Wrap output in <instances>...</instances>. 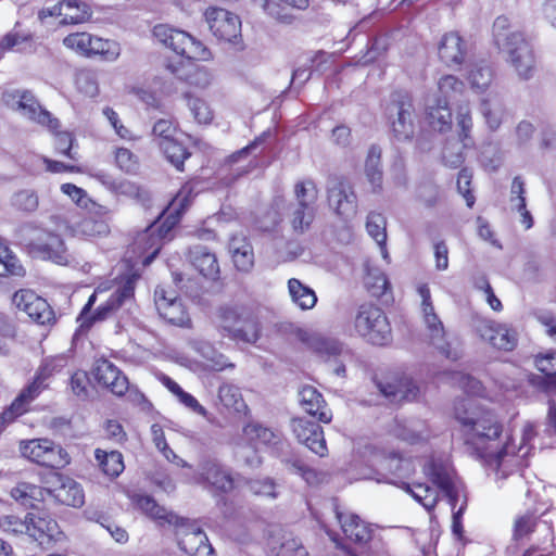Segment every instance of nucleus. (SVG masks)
Returning <instances> with one entry per match:
<instances>
[{
  "instance_id": "f257e3e1",
  "label": "nucleus",
  "mask_w": 556,
  "mask_h": 556,
  "mask_svg": "<svg viewBox=\"0 0 556 556\" xmlns=\"http://www.w3.org/2000/svg\"><path fill=\"white\" fill-rule=\"evenodd\" d=\"M455 419L460 426L468 451L485 462L496 478H506L514 472L530 454L528 442L535 431L532 424L523 427L520 443L509 441L498 451H493L502 433V425L496 415L481 406L471 397L462 399L454 407Z\"/></svg>"
},
{
  "instance_id": "f03ea898",
  "label": "nucleus",
  "mask_w": 556,
  "mask_h": 556,
  "mask_svg": "<svg viewBox=\"0 0 556 556\" xmlns=\"http://www.w3.org/2000/svg\"><path fill=\"white\" fill-rule=\"evenodd\" d=\"M493 39L497 48L507 53L518 76L522 79L530 78L535 63L532 48L521 33L510 30L508 17L498 16L494 21Z\"/></svg>"
},
{
  "instance_id": "7ed1b4c3",
  "label": "nucleus",
  "mask_w": 556,
  "mask_h": 556,
  "mask_svg": "<svg viewBox=\"0 0 556 556\" xmlns=\"http://www.w3.org/2000/svg\"><path fill=\"white\" fill-rule=\"evenodd\" d=\"M136 277H128L123 286L113 291L108 299L102 301L97 308L92 309L99 296L103 295L105 289L99 286L89 296L77 317L79 331H88L94 324L111 317L118 308L132 301Z\"/></svg>"
},
{
  "instance_id": "20e7f679",
  "label": "nucleus",
  "mask_w": 556,
  "mask_h": 556,
  "mask_svg": "<svg viewBox=\"0 0 556 556\" xmlns=\"http://www.w3.org/2000/svg\"><path fill=\"white\" fill-rule=\"evenodd\" d=\"M192 199V189L189 186H184L173 201L169 203L167 208L163 211L166 214L164 224L155 228V225H150L143 232H141L135 240V248L142 252L151 253L146 256L143 264L148 265L157 255L160 251V241L165 238L170 229L178 223L181 214L190 205Z\"/></svg>"
},
{
  "instance_id": "39448f33",
  "label": "nucleus",
  "mask_w": 556,
  "mask_h": 556,
  "mask_svg": "<svg viewBox=\"0 0 556 556\" xmlns=\"http://www.w3.org/2000/svg\"><path fill=\"white\" fill-rule=\"evenodd\" d=\"M513 540L515 542L530 541L531 546L522 556H553V528L546 520L538 519L532 514L519 515L513 523Z\"/></svg>"
},
{
  "instance_id": "423d86ee",
  "label": "nucleus",
  "mask_w": 556,
  "mask_h": 556,
  "mask_svg": "<svg viewBox=\"0 0 556 556\" xmlns=\"http://www.w3.org/2000/svg\"><path fill=\"white\" fill-rule=\"evenodd\" d=\"M425 473L447 497L453 510L452 529L459 536L463 532L460 517L467 505L464 485L454 479L448 465L442 462L430 460L425 465Z\"/></svg>"
},
{
  "instance_id": "0eeeda50",
  "label": "nucleus",
  "mask_w": 556,
  "mask_h": 556,
  "mask_svg": "<svg viewBox=\"0 0 556 556\" xmlns=\"http://www.w3.org/2000/svg\"><path fill=\"white\" fill-rule=\"evenodd\" d=\"M153 35L159 42L188 60L206 61L211 58L208 49L185 30L159 24L154 26Z\"/></svg>"
},
{
  "instance_id": "6e6552de",
  "label": "nucleus",
  "mask_w": 556,
  "mask_h": 556,
  "mask_svg": "<svg viewBox=\"0 0 556 556\" xmlns=\"http://www.w3.org/2000/svg\"><path fill=\"white\" fill-rule=\"evenodd\" d=\"M354 329L358 336L375 345H384L391 340V327L386 314L372 304L358 307Z\"/></svg>"
},
{
  "instance_id": "1a4fd4ad",
  "label": "nucleus",
  "mask_w": 556,
  "mask_h": 556,
  "mask_svg": "<svg viewBox=\"0 0 556 556\" xmlns=\"http://www.w3.org/2000/svg\"><path fill=\"white\" fill-rule=\"evenodd\" d=\"M3 101L10 109L17 111L29 121L47 127L49 130L59 128V121L40 105L30 91H7L3 93Z\"/></svg>"
},
{
  "instance_id": "9d476101",
  "label": "nucleus",
  "mask_w": 556,
  "mask_h": 556,
  "mask_svg": "<svg viewBox=\"0 0 556 556\" xmlns=\"http://www.w3.org/2000/svg\"><path fill=\"white\" fill-rule=\"evenodd\" d=\"M20 452L30 462L46 467L63 468L70 463L66 451L49 439L22 441Z\"/></svg>"
},
{
  "instance_id": "9b49d317",
  "label": "nucleus",
  "mask_w": 556,
  "mask_h": 556,
  "mask_svg": "<svg viewBox=\"0 0 556 556\" xmlns=\"http://www.w3.org/2000/svg\"><path fill=\"white\" fill-rule=\"evenodd\" d=\"M179 547L190 556H215L206 534L194 522L177 516V521L170 525Z\"/></svg>"
},
{
  "instance_id": "f8f14e48",
  "label": "nucleus",
  "mask_w": 556,
  "mask_h": 556,
  "mask_svg": "<svg viewBox=\"0 0 556 556\" xmlns=\"http://www.w3.org/2000/svg\"><path fill=\"white\" fill-rule=\"evenodd\" d=\"M327 199L330 208L341 218L349 220L356 215L357 197L348 179L331 177L327 184Z\"/></svg>"
},
{
  "instance_id": "ddd939ff",
  "label": "nucleus",
  "mask_w": 556,
  "mask_h": 556,
  "mask_svg": "<svg viewBox=\"0 0 556 556\" xmlns=\"http://www.w3.org/2000/svg\"><path fill=\"white\" fill-rule=\"evenodd\" d=\"M473 329L481 340L497 350L511 351L517 345L518 333L508 324L477 318L473 321Z\"/></svg>"
},
{
  "instance_id": "4468645a",
  "label": "nucleus",
  "mask_w": 556,
  "mask_h": 556,
  "mask_svg": "<svg viewBox=\"0 0 556 556\" xmlns=\"http://www.w3.org/2000/svg\"><path fill=\"white\" fill-rule=\"evenodd\" d=\"M46 484L45 490L60 504L80 507L85 503L81 485L70 477L53 472L46 480Z\"/></svg>"
},
{
  "instance_id": "2eb2a0df",
  "label": "nucleus",
  "mask_w": 556,
  "mask_h": 556,
  "mask_svg": "<svg viewBox=\"0 0 556 556\" xmlns=\"http://www.w3.org/2000/svg\"><path fill=\"white\" fill-rule=\"evenodd\" d=\"M330 508L340 523L346 540L361 546L366 545L371 540L372 529L370 525L364 521L358 515L341 511L337 500L331 501Z\"/></svg>"
},
{
  "instance_id": "dca6fc26",
  "label": "nucleus",
  "mask_w": 556,
  "mask_h": 556,
  "mask_svg": "<svg viewBox=\"0 0 556 556\" xmlns=\"http://www.w3.org/2000/svg\"><path fill=\"white\" fill-rule=\"evenodd\" d=\"M12 302L17 309L24 312L30 319L39 325L53 320V312L48 302L30 290L16 291Z\"/></svg>"
},
{
  "instance_id": "f3484780",
  "label": "nucleus",
  "mask_w": 556,
  "mask_h": 556,
  "mask_svg": "<svg viewBox=\"0 0 556 556\" xmlns=\"http://www.w3.org/2000/svg\"><path fill=\"white\" fill-rule=\"evenodd\" d=\"M154 301L160 316L169 324L179 327L190 325L189 315L174 291L157 287L154 292Z\"/></svg>"
},
{
  "instance_id": "a211bd4d",
  "label": "nucleus",
  "mask_w": 556,
  "mask_h": 556,
  "mask_svg": "<svg viewBox=\"0 0 556 556\" xmlns=\"http://www.w3.org/2000/svg\"><path fill=\"white\" fill-rule=\"evenodd\" d=\"M205 17L213 35L222 40L232 41L241 33L240 18L225 9L210 8Z\"/></svg>"
},
{
  "instance_id": "6ab92c4d",
  "label": "nucleus",
  "mask_w": 556,
  "mask_h": 556,
  "mask_svg": "<svg viewBox=\"0 0 556 556\" xmlns=\"http://www.w3.org/2000/svg\"><path fill=\"white\" fill-rule=\"evenodd\" d=\"M92 374L98 383L117 396L124 395L129 389L127 377L105 358H99L94 362Z\"/></svg>"
},
{
  "instance_id": "aec40b11",
  "label": "nucleus",
  "mask_w": 556,
  "mask_h": 556,
  "mask_svg": "<svg viewBox=\"0 0 556 556\" xmlns=\"http://www.w3.org/2000/svg\"><path fill=\"white\" fill-rule=\"evenodd\" d=\"M291 427L300 443L306 445L312 452L321 457L327 454L324 431L319 425L304 418H294L292 419Z\"/></svg>"
},
{
  "instance_id": "412c9836",
  "label": "nucleus",
  "mask_w": 556,
  "mask_h": 556,
  "mask_svg": "<svg viewBox=\"0 0 556 556\" xmlns=\"http://www.w3.org/2000/svg\"><path fill=\"white\" fill-rule=\"evenodd\" d=\"M390 113L396 117L392 121V131L394 137L400 141L409 140L415 132V110L412 100L408 97L393 103Z\"/></svg>"
},
{
  "instance_id": "4be33fe9",
  "label": "nucleus",
  "mask_w": 556,
  "mask_h": 556,
  "mask_svg": "<svg viewBox=\"0 0 556 556\" xmlns=\"http://www.w3.org/2000/svg\"><path fill=\"white\" fill-rule=\"evenodd\" d=\"M29 247L31 252L41 258L50 260L60 265L66 264L68 261L64 242L56 233L43 232Z\"/></svg>"
},
{
  "instance_id": "5701e85b",
  "label": "nucleus",
  "mask_w": 556,
  "mask_h": 556,
  "mask_svg": "<svg viewBox=\"0 0 556 556\" xmlns=\"http://www.w3.org/2000/svg\"><path fill=\"white\" fill-rule=\"evenodd\" d=\"M380 392L392 403L413 401L418 395L416 384L405 376H391L377 383Z\"/></svg>"
},
{
  "instance_id": "b1692460",
  "label": "nucleus",
  "mask_w": 556,
  "mask_h": 556,
  "mask_svg": "<svg viewBox=\"0 0 556 556\" xmlns=\"http://www.w3.org/2000/svg\"><path fill=\"white\" fill-rule=\"evenodd\" d=\"M467 52V42L457 31L445 33L438 43L439 58L447 66L463 64Z\"/></svg>"
},
{
  "instance_id": "393cba45",
  "label": "nucleus",
  "mask_w": 556,
  "mask_h": 556,
  "mask_svg": "<svg viewBox=\"0 0 556 556\" xmlns=\"http://www.w3.org/2000/svg\"><path fill=\"white\" fill-rule=\"evenodd\" d=\"M299 401L302 408L319 421L328 424L332 419V413L327 407L323 395L311 386L303 387L299 392Z\"/></svg>"
},
{
  "instance_id": "a878e982",
  "label": "nucleus",
  "mask_w": 556,
  "mask_h": 556,
  "mask_svg": "<svg viewBox=\"0 0 556 556\" xmlns=\"http://www.w3.org/2000/svg\"><path fill=\"white\" fill-rule=\"evenodd\" d=\"M189 261L203 277L212 280H216L219 277L220 270L217 256L206 247L198 244L190 248Z\"/></svg>"
},
{
  "instance_id": "bb28decb",
  "label": "nucleus",
  "mask_w": 556,
  "mask_h": 556,
  "mask_svg": "<svg viewBox=\"0 0 556 556\" xmlns=\"http://www.w3.org/2000/svg\"><path fill=\"white\" fill-rule=\"evenodd\" d=\"M29 531L27 535L41 544L45 539L49 541H60L62 539V531L58 522L48 515H35L30 513L29 516Z\"/></svg>"
},
{
  "instance_id": "cd10ccee",
  "label": "nucleus",
  "mask_w": 556,
  "mask_h": 556,
  "mask_svg": "<svg viewBox=\"0 0 556 556\" xmlns=\"http://www.w3.org/2000/svg\"><path fill=\"white\" fill-rule=\"evenodd\" d=\"M39 395V384L30 383L25 388L13 403L0 414V433L4 428L13 422L18 416L27 412V407L31 401Z\"/></svg>"
},
{
  "instance_id": "c85d7f7f",
  "label": "nucleus",
  "mask_w": 556,
  "mask_h": 556,
  "mask_svg": "<svg viewBox=\"0 0 556 556\" xmlns=\"http://www.w3.org/2000/svg\"><path fill=\"white\" fill-rule=\"evenodd\" d=\"M131 500L137 509L159 526H170L173 522L177 521V515L159 505L155 500L149 495L136 494Z\"/></svg>"
},
{
  "instance_id": "c756f323",
  "label": "nucleus",
  "mask_w": 556,
  "mask_h": 556,
  "mask_svg": "<svg viewBox=\"0 0 556 556\" xmlns=\"http://www.w3.org/2000/svg\"><path fill=\"white\" fill-rule=\"evenodd\" d=\"M201 476L215 491L226 493L233 489L230 472L215 460H206L202 464Z\"/></svg>"
},
{
  "instance_id": "7c9ffc66",
  "label": "nucleus",
  "mask_w": 556,
  "mask_h": 556,
  "mask_svg": "<svg viewBox=\"0 0 556 556\" xmlns=\"http://www.w3.org/2000/svg\"><path fill=\"white\" fill-rule=\"evenodd\" d=\"M426 113L433 129L441 132L451 130L452 112L446 100L427 98Z\"/></svg>"
},
{
  "instance_id": "2f4dec72",
  "label": "nucleus",
  "mask_w": 556,
  "mask_h": 556,
  "mask_svg": "<svg viewBox=\"0 0 556 556\" xmlns=\"http://www.w3.org/2000/svg\"><path fill=\"white\" fill-rule=\"evenodd\" d=\"M382 150L379 146L372 144L368 149L365 160V176L374 193H380L383 189V172L381 165Z\"/></svg>"
},
{
  "instance_id": "473e14b6",
  "label": "nucleus",
  "mask_w": 556,
  "mask_h": 556,
  "mask_svg": "<svg viewBox=\"0 0 556 556\" xmlns=\"http://www.w3.org/2000/svg\"><path fill=\"white\" fill-rule=\"evenodd\" d=\"M242 439L256 447L276 446L281 442V433L258 424H249L243 428Z\"/></svg>"
},
{
  "instance_id": "72a5a7b5",
  "label": "nucleus",
  "mask_w": 556,
  "mask_h": 556,
  "mask_svg": "<svg viewBox=\"0 0 556 556\" xmlns=\"http://www.w3.org/2000/svg\"><path fill=\"white\" fill-rule=\"evenodd\" d=\"M480 112L491 130H496L503 121L504 108L497 92L490 90L481 99Z\"/></svg>"
},
{
  "instance_id": "f704fd0d",
  "label": "nucleus",
  "mask_w": 556,
  "mask_h": 556,
  "mask_svg": "<svg viewBox=\"0 0 556 556\" xmlns=\"http://www.w3.org/2000/svg\"><path fill=\"white\" fill-rule=\"evenodd\" d=\"M308 0H265L264 11L271 17L283 23H290L293 18L291 10H305Z\"/></svg>"
},
{
  "instance_id": "c9c22d12",
  "label": "nucleus",
  "mask_w": 556,
  "mask_h": 556,
  "mask_svg": "<svg viewBox=\"0 0 556 556\" xmlns=\"http://www.w3.org/2000/svg\"><path fill=\"white\" fill-rule=\"evenodd\" d=\"M229 252L235 266L242 271H248L254 264V254L251 244L243 236H233L229 241Z\"/></svg>"
},
{
  "instance_id": "e433bc0d",
  "label": "nucleus",
  "mask_w": 556,
  "mask_h": 556,
  "mask_svg": "<svg viewBox=\"0 0 556 556\" xmlns=\"http://www.w3.org/2000/svg\"><path fill=\"white\" fill-rule=\"evenodd\" d=\"M58 15L62 17L61 24H79L87 21L91 12L89 7L78 0H65L55 5Z\"/></svg>"
},
{
  "instance_id": "4c0bfd02",
  "label": "nucleus",
  "mask_w": 556,
  "mask_h": 556,
  "mask_svg": "<svg viewBox=\"0 0 556 556\" xmlns=\"http://www.w3.org/2000/svg\"><path fill=\"white\" fill-rule=\"evenodd\" d=\"M421 312L426 331L431 344L445 353V330L441 319L434 312V307L427 305L426 308H421Z\"/></svg>"
},
{
  "instance_id": "58836bf2",
  "label": "nucleus",
  "mask_w": 556,
  "mask_h": 556,
  "mask_svg": "<svg viewBox=\"0 0 556 556\" xmlns=\"http://www.w3.org/2000/svg\"><path fill=\"white\" fill-rule=\"evenodd\" d=\"M289 295L299 308L306 311L312 309L317 302L315 291L302 283L299 279L291 278L288 280Z\"/></svg>"
},
{
  "instance_id": "ea45409f",
  "label": "nucleus",
  "mask_w": 556,
  "mask_h": 556,
  "mask_svg": "<svg viewBox=\"0 0 556 556\" xmlns=\"http://www.w3.org/2000/svg\"><path fill=\"white\" fill-rule=\"evenodd\" d=\"M94 457L99 468L110 478L118 477L125 468L123 455L117 451L105 452L97 448Z\"/></svg>"
},
{
  "instance_id": "a19ab883",
  "label": "nucleus",
  "mask_w": 556,
  "mask_h": 556,
  "mask_svg": "<svg viewBox=\"0 0 556 556\" xmlns=\"http://www.w3.org/2000/svg\"><path fill=\"white\" fill-rule=\"evenodd\" d=\"M193 349L207 362L206 366L212 370L220 371L226 368H233V364L228 362L208 342L195 341L193 342Z\"/></svg>"
},
{
  "instance_id": "79ce46f5",
  "label": "nucleus",
  "mask_w": 556,
  "mask_h": 556,
  "mask_svg": "<svg viewBox=\"0 0 556 556\" xmlns=\"http://www.w3.org/2000/svg\"><path fill=\"white\" fill-rule=\"evenodd\" d=\"M218 399L228 410L244 413L248 408L240 389L232 383H223L218 388Z\"/></svg>"
},
{
  "instance_id": "37998d69",
  "label": "nucleus",
  "mask_w": 556,
  "mask_h": 556,
  "mask_svg": "<svg viewBox=\"0 0 556 556\" xmlns=\"http://www.w3.org/2000/svg\"><path fill=\"white\" fill-rule=\"evenodd\" d=\"M68 364V357L65 354H60L51 357H47L41 364L39 371L31 383L39 384V393L46 388L45 381L60 372Z\"/></svg>"
},
{
  "instance_id": "c03bdc74",
  "label": "nucleus",
  "mask_w": 556,
  "mask_h": 556,
  "mask_svg": "<svg viewBox=\"0 0 556 556\" xmlns=\"http://www.w3.org/2000/svg\"><path fill=\"white\" fill-rule=\"evenodd\" d=\"M471 146L468 141L455 138L448 139L442 151L444 164L453 168L459 167L465 160L464 150Z\"/></svg>"
},
{
  "instance_id": "a18cd8bd",
  "label": "nucleus",
  "mask_w": 556,
  "mask_h": 556,
  "mask_svg": "<svg viewBox=\"0 0 556 556\" xmlns=\"http://www.w3.org/2000/svg\"><path fill=\"white\" fill-rule=\"evenodd\" d=\"M11 496L21 505L34 507L43 496V489L38 485L20 482L10 492Z\"/></svg>"
},
{
  "instance_id": "49530a36",
  "label": "nucleus",
  "mask_w": 556,
  "mask_h": 556,
  "mask_svg": "<svg viewBox=\"0 0 556 556\" xmlns=\"http://www.w3.org/2000/svg\"><path fill=\"white\" fill-rule=\"evenodd\" d=\"M437 87L438 96H430L429 98L446 100L448 102L451 99L463 93L465 84L454 75H444L438 80Z\"/></svg>"
},
{
  "instance_id": "de8ad7c7",
  "label": "nucleus",
  "mask_w": 556,
  "mask_h": 556,
  "mask_svg": "<svg viewBox=\"0 0 556 556\" xmlns=\"http://www.w3.org/2000/svg\"><path fill=\"white\" fill-rule=\"evenodd\" d=\"M406 490L428 511L432 510L435 507L439 498V493L437 489L425 483H414L413 485H407Z\"/></svg>"
},
{
  "instance_id": "09e8293b",
  "label": "nucleus",
  "mask_w": 556,
  "mask_h": 556,
  "mask_svg": "<svg viewBox=\"0 0 556 556\" xmlns=\"http://www.w3.org/2000/svg\"><path fill=\"white\" fill-rule=\"evenodd\" d=\"M316 207L294 204L291 208L289 220L294 231L304 232L315 219Z\"/></svg>"
},
{
  "instance_id": "8fccbe9b",
  "label": "nucleus",
  "mask_w": 556,
  "mask_h": 556,
  "mask_svg": "<svg viewBox=\"0 0 556 556\" xmlns=\"http://www.w3.org/2000/svg\"><path fill=\"white\" fill-rule=\"evenodd\" d=\"M244 314L238 312L237 308L223 307L219 309V328L223 334L235 340L237 330L242 321Z\"/></svg>"
},
{
  "instance_id": "3c124183",
  "label": "nucleus",
  "mask_w": 556,
  "mask_h": 556,
  "mask_svg": "<svg viewBox=\"0 0 556 556\" xmlns=\"http://www.w3.org/2000/svg\"><path fill=\"white\" fill-rule=\"evenodd\" d=\"M294 197L296 205L316 207L318 189L313 180H301L294 185Z\"/></svg>"
},
{
  "instance_id": "603ef678",
  "label": "nucleus",
  "mask_w": 556,
  "mask_h": 556,
  "mask_svg": "<svg viewBox=\"0 0 556 556\" xmlns=\"http://www.w3.org/2000/svg\"><path fill=\"white\" fill-rule=\"evenodd\" d=\"M309 346L315 353L326 359L332 356H339L343 351L342 345L337 340L321 336H313L309 339Z\"/></svg>"
},
{
  "instance_id": "864d4df0",
  "label": "nucleus",
  "mask_w": 556,
  "mask_h": 556,
  "mask_svg": "<svg viewBox=\"0 0 556 556\" xmlns=\"http://www.w3.org/2000/svg\"><path fill=\"white\" fill-rule=\"evenodd\" d=\"M166 159L178 169L182 170L184 162L190 156L187 149L177 139L159 142Z\"/></svg>"
},
{
  "instance_id": "5fc2aeb1",
  "label": "nucleus",
  "mask_w": 556,
  "mask_h": 556,
  "mask_svg": "<svg viewBox=\"0 0 556 556\" xmlns=\"http://www.w3.org/2000/svg\"><path fill=\"white\" fill-rule=\"evenodd\" d=\"M276 556H308L306 548L292 534H283L279 545H273Z\"/></svg>"
},
{
  "instance_id": "6e6d98bb",
  "label": "nucleus",
  "mask_w": 556,
  "mask_h": 556,
  "mask_svg": "<svg viewBox=\"0 0 556 556\" xmlns=\"http://www.w3.org/2000/svg\"><path fill=\"white\" fill-rule=\"evenodd\" d=\"M451 381L468 395L479 396L483 393L482 383L468 374L455 371L451 375Z\"/></svg>"
},
{
  "instance_id": "4d7b16f0",
  "label": "nucleus",
  "mask_w": 556,
  "mask_h": 556,
  "mask_svg": "<svg viewBox=\"0 0 556 556\" xmlns=\"http://www.w3.org/2000/svg\"><path fill=\"white\" fill-rule=\"evenodd\" d=\"M493 73L488 65H476L468 75L471 88L477 92H484L491 85Z\"/></svg>"
},
{
  "instance_id": "13d9d810",
  "label": "nucleus",
  "mask_w": 556,
  "mask_h": 556,
  "mask_svg": "<svg viewBox=\"0 0 556 556\" xmlns=\"http://www.w3.org/2000/svg\"><path fill=\"white\" fill-rule=\"evenodd\" d=\"M25 270L20 261L7 248L0 249V277L24 276Z\"/></svg>"
},
{
  "instance_id": "bf43d9fd",
  "label": "nucleus",
  "mask_w": 556,
  "mask_h": 556,
  "mask_svg": "<svg viewBox=\"0 0 556 556\" xmlns=\"http://www.w3.org/2000/svg\"><path fill=\"white\" fill-rule=\"evenodd\" d=\"M368 235L377 242L378 245L386 244V219L379 213H369L366 222Z\"/></svg>"
},
{
  "instance_id": "052dcab7",
  "label": "nucleus",
  "mask_w": 556,
  "mask_h": 556,
  "mask_svg": "<svg viewBox=\"0 0 556 556\" xmlns=\"http://www.w3.org/2000/svg\"><path fill=\"white\" fill-rule=\"evenodd\" d=\"M260 337V326L257 320L250 314H244L242 321L237 330L235 340H241L248 343H254Z\"/></svg>"
},
{
  "instance_id": "680f3d73",
  "label": "nucleus",
  "mask_w": 556,
  "mask_h": 556,
  "mask_svg": "<svg viewBox=\"0 0 556 556\" xmlns=\"http://www.w3.org/2000/svg\"><path fill=\"white\" fill-rule=\"evenodd\" d=\"M394 434L408 443H416L426 438L425 426L420 422L397 425Z\"/></svg>"
},
{
  "instance_id": "e2e57ef3",
  "label": "nucleus",
  "mask_w": 556,
  "mask_h": 556,
  "mask_svg": "<svg viewBox=\"0 0 556 556\" xmlns=\"http://www.w3.org/2000/svg\"><path fill=\"white\" fill-rule=\"evenodd\" d=\"M11 203L20 211L31 213L38 207V195L33 190H20L12 195Z\"/></svg>"
},
{
  "instance_id": "0e129e2a",
  "label": "nucleus",
  "mask_w": 556,
  "mask_h": 556,
  "mask_svg": "<svg viewBox=\"0 0 556 556\" xmlns=\"http://www.w3.org/2000/svg\"><path fill=\"white\" fill-rule=\"evenodd\" d=\"M103 55L109 60H114L118 56V47L115 42L102 39L100 37L91 36L90 48L88 55Z\"/></svg>"
},
{
  "instance_id": "69168bd1",
  "label": "nucleus",
  "mask_w": 556,
  "mask_h": 556,
  "mask_svg": "<svg viewBox=\"0 0 556 556\" xmlns=\"http://www.w3.org/2000/svg\"><path fill=\"white\" fill-rule=\"evenodd\" d=\"M29 516L30 513H28L24 519L14 515L2 516L0 517V529L12 534H27L29 531Z\"/></svg>"
},
{
  "instance_id": "338daca9",
  "label": "nucleus",
  "mask_w": 556,
  "mask_h": 556,
  "mask_svg": "<svg viewBox=\"0 0 556 556\" xmlns=\"http://www.w3.org/2000/svg\"><path fill=\"white\" fill-rule=\"evenodd\" d=\"M456 124L459 128L457 139L468 141L469 143L473 144V141L470 137L472 129V118L468 105L459 106L456 115Z\"/></svg>"
},
{
  "instance_id": "774afa93",
  "label": "nucleus",
  "mask_w": 556,
  "mask_h": 556,
  "mask_svg": "<svg viewBox=\"0 0 556 556\" xmlns=\"http://www.w3.org/2000/svg\"><path fill=\"white\" fill-rule=\"evenodd\" d=\"M91 34L89 33H75L70 34L63 39V43L68 49L75 50L78 53L88 55L89 48H90V41H91Z\"/></svg>"
}]
</instances>
